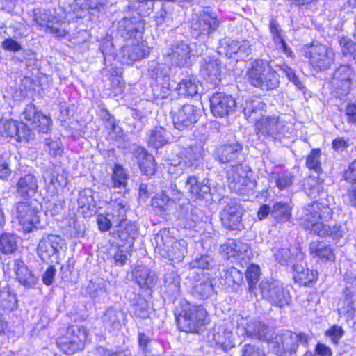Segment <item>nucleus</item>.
I'll return each instance as SVG.
<instances>
[{"label": "nucleus", "mask_w": 356, "mask_h": 356, "mask_svg": "<svg viewBox=\"0 0 356 356\" xmlns=\"http://www.w3.org/2000/svg\"><path fill=\"white\" fill-rule=\"evenodd\" d=\"M182 311L177 316V323L181 331L198 332L207 321V313L200 305H191L186 302L182 305Z\"/></svg>", "instance_id": "nucleus-5"}, {"label": "nucleus", "mask_w": 356, "mask_h": 356, "mask_svg": "<svg viewBox=\"0 0 356 356\" xmlns=\"http://www.w3.org/2000/svg\"><path fill=\"white\" fill-rule=\"evenodd\" d=\"M247 337L264 341L270 350L277 356H296L304 352L312 337L305 332L282 330L275 334L273 329L260 321L251 320L243 327Z\"/></svg>", "instance_id": "nucleus-1"}, {"label": "nucleus", "mask_w": 356, "mask_h": 356, "mask_svg": "<svg viewBox=\"0 0 356 356\" xmlns=\"http://www.w3.org/2000/svg\"><path fill=\"white\" fill-rule=\"evenodd\" d=\"M145 24L140 15L128 13L118 22V33L125 40L136 38L142 34Z\"/></svg>", "instance_id": "nucleus-13"}, {"label": "nucleus", "mask_w": 356, "mask_h": 356, "mask_svg": "<svg viewBox=\"0 0 356 356\" xmlns=\"http://www.w3.org/2000/svg\"><path fill=\"white\" fill-rule=\"evenodd\" d=\"M186 179H177L175 183L171 184L170 186L163 191L168 194L170 200L174 202L176 200H179L182 196L184 190L188 191V187H186Z\"/></svg>", "instance_id": "nucleus-46"}, {"label": "nucleus", "mask_w": 356, "mask_h": 356, "mask_svg": "<svg viewBox=\"0 0 356 356\" xmlns=\"http://www.w3.org/2000/svg\"><path fill=\"white\" fill-rule=\"evenodd\" d=\"M244 211L241 204L231 203L226 205L220 213L223 227L229 230L241 231L245 229L242 220Z\"/></svg>", "instance_id": "nucleus-14"}, {"label": "nucleus", "mask_w": 356, "mask_h": 356, "mask_svg": "<svg viewBox=\"0 0 356 356\" xmlns=\"http://www.w3.org/2000/svg\"><path fill=\"white\" fill-rule=\"evenodd\" d=\"M46 145L49 147V154L53 156L61 155L63 152L62 144L60 138L56 136L50 137L46 140Z\"/></svg>", "instance_id": "nucleus-62"}, {"label": "nucleus", "mask_w": 356, "mask_h": 356, "mask_svg": "<svg viewBox=\"0 0 356 356\" xmlns=\"http://www.w3.org/2000/svg\"><path fill=\"white\" fill-rule=\"evenodd\" d=\"M200 115V109L191 104H184L172 115V121L175 127L180 131L190 128L197 122Z\"/></svg>", "instance_id": "nucleus-17"}, {"label": "nucleus", "mask_w": 356, "mask_h": 356, "mask_svg": "<svg viewBox=\"0 0 356 356\" xmlns=\"http://www.w3.org/2000/svg\"><path fill=\"white\" fill-rule=\"evenodd\" d=\"M87 336L85 327L71 326L63 336L57 339L56 344L64 353L72 355L83 348Z\"/></svg>", "instance_id": "nucleus-8"}, {"label": "nucleus", "mask_w": 356, "mask_h": 356, "mask_svg": "<svg viewBox=\"0 0 356 356\" xmlns=\"http://www.w3.org/2000/svg\"><path fill=\"white\" fill-rule=\"evenodd\" d=\"M94 191L89 188L81 191L77 198L79 211L83 214L95 212L96 202L93 197Z\"/></svg>", "instance_id": "nucleus-34"}, {"label": "nucleus", "mask_w": 356, "mask_h": 356, "mask_svg": "<svg viewBox=\"0 0 356 356\" xmlns=\"http://www.w3.org/2000/svg\"><path fill=\"white\" fill-rule=\"evenodd\" d=\"M134 277L140 288L152 289L157 282L156 273L145 266L137 267L134 271Z\"/></svg>", "instance_id": "nucleus-35"}, {"label": "nucleus", "mask_w": 356, "mask_h": 356, "mask_svg": "<svg viewBox=\"0 0 356 356\" xmlns=\"http://www.w3.org/2000/svg\"><path fill=\"white\" fill-rule=\"evenodd\" d=\"M339 45L343 56L351 55L356 58V42L347 37H342L339 40Z\"/></svg>", "instance_id": "nucleus-57"}, {"label": "nucleus", "mask_w": 356, "mask_h": 356, "mask_svg": "<svg viewBox=\"0 0 356 356\" xmlns=\"http://www.w3.org/2000/svg\"><path fill=\"white\" fill-rule=\"evenodd\" d=\"M128 176L124 169L118 164H115L112 175V186L113 188H120L125 186L127 184Z\"/></svg>", "instance_id": "nucleus-50"}, {"label": "nucleus", "mask_w": 356, "mask_h": 356, "mask_svg": "<svg viewBox=\"0 0 356 356\" xmlns=\"http://www.w3.org/2000/svg\"><path fill=\"white\" fill-rule=\"evenodd\" d=\"M310 254L314 257H318L326 261H334L335 255L330 245H324L316 241H313L309 245Z\"/></svg>", "instance_id": "nucleus-42"}, {"label": "nucleus", "mask_w": 356, "mask_h": 356, "mask_svg": "<svg viewBox=\"0 0 356 356\" xmlns=\"http://www.w3.org/2000/svg\"><path fill=\"white\" fill-rule=\"evenodd\" d=\"M273 179L276 186L280 189L283 190L290 186L293 181V176L291 173L284 172L280 174H275Z\"/></svg>", "instance_id": "nucleus-58"}, {"label": "nucleus", "mask_w": 356, "mask_h": 356, "mask_svg": "<svg viewBox=\"0 0 356 356\" xmlns=\"http://www.w3.org/2000/svg\"><path fill=\"white\" fill-rule=\"evenodd\" d=\"M243 112L245 118L256 124L261 117H266V104L259 97L249 98L242 104Z\"/></svg>", "instance_id": "nucleus-24"}, {"label": "nucleus", "mask_w": 356, "mask_h": 356, "mask_svg": "<svg viewBox=\"0 0 356 356\" xmlns=\"http://www.w3.org/2000/svg\"><path fill=\"white\" fill-rule=\"evenodd\" d=\"M40 211L34 200H21L15 203L13 214L24 231L31 232L40 222Z\"/></svg>", "instance_id": "nucleus-6"}, {"label": "nucleus", "mask_w": 356, "mask_h": 356, "mask_svg": "<svg viewBox=\"0 0 356 356\" xmlns=\"http://www.w3.org/2000/svg\"><path fill=\"white\" fill-rule=\"evenodd\" d=\"M293 268L294 271L293 277L296 282L304 286H308L316 281L317 271L305 268L301 264H295Z\"/></svg>", "instance_id": "nucleus-39"}, {"label": "nucleus", "mask_w": 356, "mask_h": 356, "mask_svg": "<svg viewBox=\"0 0 356 356\" xmlns=\"http://www.w3.org/2000/svg\"><path fill=\"white\" fill-rule=\"evenodd\" d=\"M119 238L129 247L132 246L138 236V227L135 222L128 221L116 226Z\"/></svg>", "instance_id": "nucleus-37"}, {"label": "nucleus", "mask_w": 356, "mask_h": 356, "mask_svg": "<svg viewBox=\"0 0 356 356\" xmlns=\"http://www.w3.org/2000/svg\"><path fill=\"white\" fill-rule=\"evenodd\" d=\"M191 49L188 44L180 41L172 44L167 53L172 64L183 67L188 63L191 58Z\"/></svg>", "instance_id": "nucleus-30"}, {"label": "nucleus", "mask_w": 356, "mask_h": 356, "mask_svg": "<svg viewBox=\"0 0 356 356\" xmlns=\"http://www.w3.org/2000/svg\"><path fill=\"white\" fill-rule=\"evenodd\" d=\"M242 149L238 142L222 145L216 149L214 158L220 163H227L237 159Z\"/></svg>", "instance_id": "nucleus-29"}, {"label": "nucleus", "mask_w": 356, "mask_h": 356, "mask_svg": "<svg viewBox=\"0 0 356 356\" xmlns=\"http://www.w3.org/2000/svg\"><path fill=\"white\" fill-rule=\"evenodd\" d=\"M163 253V257L168 258L172 261H181L187 253V243L183 239L174 241L169 249Z\"/></svg>", "instance_id": "nucleus-40"}, {"label": "nucleus", "mask_w": 356, "mask_h": 356, "mask_svg": "<svg viewBox=\"0 0 356 356\" xmlns=\"http://www.w3.org/2000/svg\"><path fill=\"white\" fill-rule=\"evenodd\" d=\"M129 207L127 204L121 202L113 204L110 216L112 218V222L115 227L128 222L127 219V211Z\"/></svg>", "instance_id": "nucleus-44"}, {"label": "nucleus", "mask_w": 356, "mask_h": 356, "mask_svg": "<svg viewBox=\"0 0 356 356\" xmlns=\"http://www.w3.org/2000/svg\"><path fill=\"white\" fill-rule=\"evenodd\" d=\"M155 250L162 257L174 241V238L170 235L167 229H161L154 238Z\"/></svg>", "instance_id": "nucleus-41"}, {"label": "nucleus", "mask_w": 356, "mask_h": 356, "mask_svg": "<svg viewBox=\"0 0 356 356\" xmlns=\"http://www.w3.org/2000/svg\"><path fill=\"white\" fill-rule=\"evenodd\" d=\"M274 256L275 260L282 265H286L292 261L293 254L290 248L284 247L275 251Z\"/></svg>", "instance_id": "nucleus-59"}, {"label": "nucleus", "mask_w": 356, "mask_h": 356, "mask_svg": "<svg viewBox=\"0 0 356 356\" xmlns=\"http://www.w3.org/2000/svg\"><path fill=\"white\" fill-rule=\"evenodd\" d=\"M211 111L213 115L224 117L235 111L236 103L230 95L217 92L210 98Z\"/></svg>", "instance_id": "nucleus-18"}, {"label": "nucleus", "mask_w": 356, "mask_h": 356, "mask_svg": "<svg viewBox=\"0 0 356 356\" xmlns=\"http://www.w3.org/2000/svg\"><path fill=\"white\" fill-rule=\"evenodd\" d=\"M321 152L319 149H314L310 154L307 156L306 165L308 168L314 170L316 172H321Z\"/></svg>", "instance_id": "nucleus-52"}, {"label": "nucleus", "mask_w": 356, "mask_h": 356, "mask_svg": "<svg viewBox=\"0 0 356 356\" xmlns=\"http://www.w3.org/2000/svg\"><path fill=\"white\" fill-rule=\"evenodd\" d=\"M250 172L247 165L237 164L232 165L227 171V179L229 188L236 193H245L253 185L248 173Z\"/></svg>", "instance_id": "nucleus-11"}, {"label": "nucleus", "mask_w": 356, "mask_h": 356, "mask_svg": "<svg viewBox=\"0 0 356 356\" xmlns=\"http://www.w3.org/2000/svg\"><path fill=\"white\" fill-rule=\"evenodd\" d=\"M17 238L15 235L4 233L0 236V251L4 254H11L17 249Z\"/></svg>", "instance_id": "nucleus-49"}, {"label": "nucleus", "mask_w": 356, "mask_h": 356, "mask_svg": "<svg viewBox=\"0 0 356 356\" xmlns=\"http://www.w3.org/2000/svg\"><path fill=\"white\" fill-rule=\"evenodd\" d=\"M200 72L202 78L216 86L221 82L222 63L212 57H206L200 63Z\"/></svg>", "instance_id": "nucleus-19"}, {"label": "nucleus", "mask_w": 356, "mask_h": 356, "mask_svg": "<svg viewBox=\"0 0 356 356\" xmlns=\"http://www.w3.org/2000/svg\"><path fill=\"white\" fill-rule=\"evenodd\" d=\"M172 203L168 194L163 191L161 194L156 195L152 200V204L156 208L165 209L169 204Z\"/></svg>", "instance_id": "nucleus-64"}, {"label": "nucleus", "mask_w": 356, "mask_h": 356, "mask_svg": "<svg viewBox=\"0 0 356 356\" xmlns=\"http://www.w3.org/2000/svg\"><path fill=\"white\" fill-rule=\"evenodd\" d=\"M303 187L305 191L309 196H315L322 190V185L320 184L318 179L312 176L307 177L303 182Z\"/></svg>", "instance_id": "nucleus-54"}, {"label": "nucleus", "mask_w": 356, "mask_h": 356, "mask_svg": "<svg viewBox=\"0 0 356 356\" xmlns=\"http://www.w3.org/2000/svg\"><path fill=\"white\" fill-rule=\"evenodd\" d=\"M132 312L136 317L147 318L149 314V306L147 300L139 296L136 302L133 305Z\"/></svg>", "instance_id": "nucleus-51"}, {"label": "nucleus", "mask_w": 356, "mask_h": 356, "mask_svg": "<svg viewBox=\"0 0 356 356\" xmlns=\"http://www.w3.org/2000/svg\"><path fill=\"white\" fill-rule=\"evenodd\" d=\"M19 122L13 120H1L0 122V133L3 136L15 138Z\"/></svg>", "instance_id": "nucleus-56"}, {"label": "nucleus", "mask_w": 356, "mask_h": 356, "mask_svg": "<svg viewBox=\"0 0 356 356\" xmlns=\"http://www.w3.org/2000/svg\"><path fill=\"white\" fill-rule=\"evenodd\" d=\"M64 204V200L58 196H56L47 202V211L52 216L57 215L63 209Z\"/></svg>", "instance_id": "nucleus-60"}, {"label": "nucleus", "mask_w": 356, "mask_h": 356, "mask_svg": "<svg viewBox=\"0 0 356 356\" xmlns=\"http://www.w3.org/2000/svg\"><path fill=\"white\" fill-rule=\"evenodd\" d=\"M166 131L161 127H156L151 132L149 143L154 148L158 149L168 143Z\"/></svg>", "instance_id": "nucleus-48"}, {"label": "nucleus", "mask_w": 356, "mask_h": 356, "mask_svg": "<svg viewBox=\"0 0 356 356\" xmlns=\"http://www.w3.org/2000/svg\"><path fill=\"white\" fill-rule=\"evenodd\" d=\"M291 216V208L287 203L277 202L272 208L271 217L277 222H286Z\"/></svg>", "instance_id": "nucleus-45"}, {"label": "nucleus", "mask_w": 356, "mask_h": 356, "mask_svg": "<svg viewBox=\"0 0 356 356\" xmlns=\"http://www.w3.org/2000/svg\"><path fill=\"white\" fill-rule=\"evenodd\" d=\"M200 81L194 76H187L183 78L177 84L176 90L179 95L193 97L198 94L201 89Z\"/></svg>", "instance_id": "nucleus-33"}, {"label": "nucleus", "mask_w": 356, "mask_h": 356, "mask_svg": "<svg viewBox=\"0 0 356 356\" xmlns=\"http://www.w3.org/2000/svg\"><path fill=\"white\" fill-rule=\"evenodd\" d=\"M305 57L316 70H325L331 67L335 60L332 49L322 44H312L305 49Z\"/></svg>", "instance_id": "nucleus-9"}, {"label": "nucleus", "mask_w": 356, "mask_h": 356, "mask_svg": "<svg viewBox=\"0 0 356 356\" xmlns=\"http://www.w3.org/2000/svg\"><path fill=\"white\" fill-rule=\"evenodd\" d=\"M220 24L216 13L202 10L196 14L191 22V33L194 38H209Z\"/></svg>", "instance_id": "nucleus-7"}, {"label": "nucleus", "mask_w": 356, "mask_h": 356, "mask_svg": "<svg viewBox=\"0 0 356 356\" xmlns=\"http://www.w3.org/2000/svg\"><path fill=\"white\" fill-rule=\"evenodd\" d=\"M15 188L17 195L22 198H32L38 192V179L32 174L24 175L17 179Z\"/></svg>", "instance_id": "nucleus-26"}, {"label": "nucleus", "mask_w": 356, "mask_h": 356, "mask_svg": "<svg viewBox=\"0 0 356 356\" xmlns=\"http://www.w3.org/2000/svg\"><path fill=\"white\" fill-rule=\"evenodd\" d=\"M150 53V47L147 42H142L134 45H127L122 49V62L130 65L140 60Z\"/></svg>", "instance_id": "nucleus-28"}, {"label": "nucleus", "mask_w": 356, "mask_h": 356, "mask_svg": "<svg viewBox=\"0 0 356 356\" xmlns=\"http://www.w3.org/2000/svg\"><path fill=\"white\" fill-rule=\"evenodd\" d=\"M254 131L259 138L282 142L283 139L291 136L293 128L281 116L273 114L261 117L257 121Z\"/></svg>", "instance_id": "nucleus-3"}, {"label": "nucleus", "mask_w": 356, "mask_h": 356, "mask_svg": "<svg viewBox=\"0 0 356 356\" xmlns=\"http://www.w3.org/2000/svg\"><path fill=\"white\" fill-rule=\"evenodd\" d=\"M17 131L16 136L15 138L18 141H29V140L33 139V132L32 130L28 127L26 124L23 122H19L17 126Z\"/></svg>", "instance_id": "nucleus-61"}, {"label": "nucleus", "mask_w": 356, "mask_h": 356, "mask_svg": "<svg viewBox=\"0 0 356 356\" xmlns=\"http://www.w3.org/2000/svg\"><path fill=\"white\" fill-rule=\"evenodd\" d=\"M186 187H188V191L195 197L213 199L215 188H211L209 180H204L200 184L195 176H189L186 178Z\"/></svg>", "instance_id": "nucleus-27"}, {"label": "nucleus", "mask_w": 356, "mask_h": 356, "mask_svg": "<svg viewBox=\"0 0 356 356\" xmlns=\"http://www.w3.org/2000/svg\"><path fill=\"white\" fill-rule=\"evenodd\" d=\"M259 290L262 297L272 305L282 307L290 301L289 292L275 280H263L259 284Z\"/></svg>", "instance_id": "nucleus-10"}, {"label": "nucleus", "mask_w": 356, "mask_h": 356, "mask_svg": "<svg viewBox=\"0 0 356 356\" xmlns=\"http://www.w3.org/2000/svg\"><path fill=\"white\" fill-rule=\"evenodd\" d=\"M332 209L325 202H314L305 207L297 217L299 224L309 233L320 237H332L339 239L343 237L344 230L340 225H328L326 222L331 219Z\"/></svg>", "instance_id": "nucleus-2"}, {"label": "nucleus", "mask_w": 356, "mask_h": 356, "mask_svg": "<svg viewBox=\"0 0 356 356\" xmlns=\"http://www.w3.org/2000/svg\"><path fill=\"white\" fill-rule=\"evenodd\" d=\"M55 19L56 17L49 10L37 9L34 10L33 21L40 29L49 31L58 37H64L66 34L65 30L51 25V23H52Z\"/></svg>", "instance_id": "nucleus-23"}, {"label": "nucleus", "mask_w": 356, "mask_h": 356, "mask_svg": "<svg viewBox=\"0 0 356 356\" xmlns=\"http://www.w3.org/2000/svg\"><path fill=\"white\" fill-rule=\"evenodd\" d=\"M218 49L220 54H225L229 56H232V54H236L241 59L246 58L252 50L248 41L238 42L230 38H224L220 40Z\"/></svg>", "instance_id": "nucleus-20"}, {"label": "nucleus", "mask_w": 356, "mask_h": 356, "mask_svg": "<svg viewBox=\"0 0 356 356\" xmlns=\"http://www.w3.org/2000/svg\"><path fill=\"white\" fill-rule=\"evenodd\" d=\"M177 217L180 222L186 228H191L195 225L198 220L197 216L194 215L192 211H188V206H180L179 210L177 211Z\"/></svg>", "instance_id": "nucleus-47"}, {"label": "nucleus", "mask_w": 356, "mask_h": 356, "mask_svg": "<svg viewBox=\"0 0 356 356\" xmlns=\"http://www.w3.org/2000/svg\"><path fill=\"white\" fill-rule=\"evenodd\" d=\"M179 154L186 165L197 168L203 161L204 150L202 144L196 142L182 148Z\"/></svg>", "instance_id": "nucleus-25"}, {"label": "nucleus", "mask_w": 356, "mask_h": 356, "mask_svg": "<svg viewBox=\"0 0 356 356\" xmlns=\"http://www.w3.org/2000/svg\"><path fill=\"white\" fill-rule=\"evenodd\" d=\"M106 282L102 278H95L91 280L87 286V291L92 298H96L101 293L105 292Z\"/></svg>", "instance_id": "nucleus-55"}, {"label": "nucleus", "mask_w": 356, "mask_h": 356, "mask_svg": "<svg viewBox=\"0 0 356 356\" xmlns=\"http://www.w3.org/2000/svg\"><path fill=\"white\" fill-rule=\"evenodd\" d=\"M135 154L143 174L147 176L154 175L156 167L154 157L141 147L136 150Z\"/></svg>", "instance_id": "nucleus-32"}, {"label": "nucleus", "mask_w": 356, "mask_h": 356, "mask_svg": "<svg viewBox=\"0 0 356 356\" xmlns=\"http://www.w3.org/2000/svg\"><path fill=\"white\" fill-rule=\"evenodd\" d=\"M246 278L248 282L249 291L256 294L254 291L257 289L256 284L260 275L259 267L257 265H251L246 270Z\"/></svg>", "instance_id": "nucleus-53"}, {"label": "nucleus", "mask_w": 356, "mask_h": 356, "mask_svg": "<svg viewBox=\"0 0 356 356\" xmlns=\"http://www.w3.org/2000/svg\"><path fill=\"white\" fill-rule=\"evenodd\" d=\"M192 282V294L200 299H207L213 292L209 277L202 271L193 272L190 277Z\"/></svg>", "instance_id": "nucleus-22"}, {"label": "nucleus", "mask_w": 356, "mask_h": 356, "mask_svg": "<svg viewBox=\"0 0 356 356\" xmlns=\"http://www.w3.org/2000/svg\"><path fill=\"white\" fill-rule=\"evenodd\" d=\"M101 319L106 330L114 332L120 330L124 324L126 315L120 306L113 305L105 309Z\"/></svg>", "instance_id": "nucleus-21"}, {"label": "nucleus", "mask_w": 356, "mask_h": 356, "mask_svg": "<svg viewBox=\"0 0 356 356\" xmlns=\"http://www.w3.org/2000/svg\"><path fill=\"white\" fill-rule=\"evenodd\" d=\"M353 75V71L348 65H341L334 71L330 85L336 97H340L349 93Z\"/></svg>", "instance_id": "nucleus-12"}, {"label": "nucleus", "mask_w": 356, "mask_h": 356, "mask_svg": "<svg viewBox=\"0 0 356 356\" xmlns=\"http://www.w3.org/2000/svg\"><path fill=\"white\" fill-rule=\"evenodd\" d=\"M17 307L16 294L8 286L0 288V312H10Z\"/></svg>", "instance_id": "nucleus-38"}, {"label": "nucleus", "mask_w": 356, "mask_h": 356, "mask_svg": "<svg viewBox=\"0 0 356 356\" xmlns=\"http://www.w3.org/2000/svg\"><path fill=\"white\" fill-rule=\"evenodd\" d=\"M22 115L38 132L47 134L50 129L51 119L39 111L33 104L26 106Z\"/></svg>", "instance_id": "nucleus-16"}, {"label": "nucleus", "mask_w": 356, "mask_h": 356, "mask_svg": "<svg viewBox=\"0 0 356 356\" xmlns=\"http://www.w3.org/2000/svg\"><path fill=\"white\" fill-rule=\"evenodd\" d=\"M164 286L165 293L172 298H175L180 291V277L177 273L171 271L164 276Z\"/></svg>", "instance_id": "nucleus-43"}, {"label": "nucleus", "mask_w": 356, "mask_h": 356, "mask_svg": "<svg viewBox=\"0 0 356 356\" xmlns=\"http://www.w3.org/2000/svg\"><path fill=\"white\" fill-rule=\"evenodd\" d=\"M216 263L212 257L209 255H203L198 259L193 260L191 265L193 268H201V269H209L212 268L215 266Z\"/></svg>", "instance_id": "nucleus-63"}, {"label": "nucleus", "mask_w": 356, "mask_h": 356, "mask_svg": "<svg viewBox=\"0 0 356 356\" xmlns=\"http://www.w3.org/2000/svg\"><path fill=\"white\" fill-rule=\"evenodd\" d=\"M62 238L57 235L49 234L43 236L40 240L37 250L38 254L44 261H53V258L58 259L61 248Z\"/></svg>", "instance_id": "nucleus-15"}, {"label": "nucleus", "mask_w": 356, "mask_h": 356, "mask_svg": "<svg viewBox=\"0 0 356 356\" xmlns=\"http://www.w3.org/2000/svg\"><path fill=\"white\" fill-rule=\"evenodd\" d=\"M13 269L19 282L24 286L33 287L37 283V277L21 259L15 260Z\"/></svg>", "instance_id": "nucleus-31"}, {"label": "nucleus", "mask_w": 356, "mask_h": 356, "mask_svg": "<svg viewBox=\"0 0 356 356\" xmlns=\"http://www.w3.org/2000/svg\"><path fill=\"white\" fill-rule=\"evenodd\" d=\"M250 83L262 90L268 91L277 88L280 85V76L270 65V62L264 59H257L251 63L247 71Z\"/></svg>", "instance_id": "nucleus-4"}, {"label": "nucleus", "mask_w": 356, "mask_h": 356, "mask_svg": "<svg viewBox=\"0 0 356 356\" xmlns=\"http://www.w3.org/2000/svg\"><path fill=\"white\" fill-rule=\"evenodd\" d=\"M344 299L339 302V314H347L348 317H355L356 312V293L346 287L343 291Z\"/></svg>", "instance_id": "nucleus-36"}]
</instances>
